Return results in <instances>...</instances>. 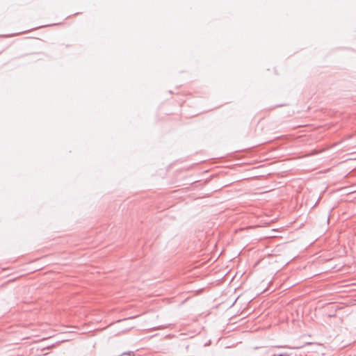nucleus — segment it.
Listing matches in <instances>:
<instances>
[{
    "mask_svg": "<svg viewBox=\"0 0 356 356\" xmlns=\"http://www.w3.org/2000/svg\"><path fill=\"white\" fill-rule=\"evenodd\" d=\"M273 356H289L287 354L284 353V354H279V355H273Z\"/></svg>",
    "mask_w": 356,
    "mask_h": 356,
    "instance_id": "1",
    "label": "nucleus"
}]
</instances>
